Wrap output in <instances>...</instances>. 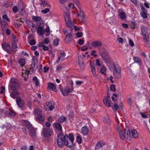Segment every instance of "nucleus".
Wrapping results in <instances>:
<instances>
[{"label": "nucleus", "instance_id": "1", "mask_svg": "<svg viewBox=\"0 0 150 150\" xmlns=\"http://www.w3.org/2000/svg\"><path fill=\"white\" fill-rule=\"evenodd\" d=\"M74 137L72 134L63 136L62 134L60 133L58 135L57 142L60 147H62L64 144L68 147H71L74 145Z\"/></svg>", "mask_w": 150, "mask_h": 150}, {"label": "nucleus", "instance_id": "2", "mask_svg": "<svg viewBox=\"0 0 150 150\" xmlns=\"http://www.w3.org/2000/svg\"><path fill=\"white\" fill-rule=\"evenodd\" d=\"M113 75L114 77L117 79H120L121 77V68L117 64H114Z\"/></svg>", "mask_w": 150, "mask_h": 150}, {"label": "nucleus", "instance_id": "3", "mask_svg": "<svg viewBox=\"0 0 150 150\" xmlns=\"http://www.w3.org/2000/svg\"><path fill=\"white\" fill-rule=\"evenodd\" d=\"M10 87L13 90H16L19 88V84L16 79H13L10 81Z\"/></svg>", "mask_w": 150, "mask_h": 150}, {"label": "nucleus", "instance_id": "4", "mask_svg": "<svg viewBox=\"0 0 150 150\" xmlns=\"http://www.w3.org/2000/svg\"><path fill=\"white\" fill-rule=\"evenodd\" d=\"M44 22L43 21H41L40 22L39 25H38L37 31L40 35H43L44 31Z\"/></svg>", "mask_w": 150, "mask_h": 150}, {"label": "nucleus", "instance_id": "5", "mask_svg": "<svg viewBox=\"0 0 150 150\" xmlns=\"http://www.w3.org/2000/svg\"><path fill=\"white\" fill-rule=\"evenodd\" d=\"M37 58L35 57H33L32 64L30 65L31 68H30V69L32 70V72H34L38 68L37 65Z\"/></svg>", "mask_w": 150, "mask_h": 150}, {"label": "nucleus", "instance_id": "6", "mask_svg": "<svg viewBox=\"0 0 150 150\" xmlns=\"http://www.w3.org/2000/svg\"><path fill=\"white\" fill-rule=\"evenodd\" d=\"M45 108L46 111L48 110V108L49 110L52 111L54 108V103L53 102H47L45 106Z\"/></svg>", "mask_w": 150, "mask_h": 150}, {"label": "nucleus", "instance_id": "7", "mask_svg": "<svg viewBox=\"0 0 150 150\" xmlns=\"http://www.w3.org/2000/svg\"><path fill=\"white\" fill-rule=\"evenodd\" d=\"M2 47L3 49L8 53L11 54V50H10V46L7 43L4 42L2 44Z\"/></svg>", "mask_w": 150, "mask_h": 150}, {"label": "nucleus", "instance_id": "8", "mask_svg": "<svg viewBox=\"0 0 150 150\" xmlns=\"http://www.w3.org/2000/svg\"><path fill=\"white\" fill-rule=\"evenodd\" d=\"M43 134L45 137H49L52 135V132L49 129L44 128L43 129Z\"/></svg>", "mask_w": 150, "mask_h": 150}, {"label": "nucleus", "instance_id": "9", "mask_svg": "<svg viewBox=\"0 0 150 150\" xmlns=\"http://www.w3.org/2000/svg\"><path fill=\"white\" fill-rule=\"evenodd\" d=\"M117 129L120 139L122 140H124L125 139V134H124L123 131L122 130V127H120L118 126L117 127Z\"/></svg>", "mask_w": 150, "mask_h": 150}, {"label": "nucleus", "instance_id": "10", "mask_svg": "<svg viewBox=\"0 0 150 150\" xmlns=\"http://www.w3.org/2000/svg\"><path fill=\"white\" fill-rule=\"evenodd\" d=\"M79 63L81 69L83 70L85 69V66L83 63V60L81 56L78 57Z\"/></svg>", "mask_w": 150, "mask_h": 150}, {"label": "nucleus", "instance_id": "11", "mask_svg": "<svg viewBox=\"0 0 150 150\" xmlns=\"http://www.w3.org/2000/svg\"><path fill=\"white\" fill-rule=\"evenodd\" d=\"M118 14L120 18L122 20H125L126 18V13L121 9H119Z\"/></svg>", "mask_w": 150, "mask_h": 150}, {"label": "nucleus", "instance_id": "12", "mask_svg": "<svg viewBox=\"0 0 150 150\" xmlns=\"http://www.w3.org/2000/svg\"><path fill=\"white\" fill-rule=\"evenodd\" d=\"M73 91V89H70L69 87H66L64 90L62 91V93L64 96H67L70 93H71Z\"/></svg>", "mask_w": 150, "mask_h": 150}, {"label": "nucleus", "instance_id": "13", "mask_svg": "<svg viewBox=\"0 0 150 150\" xmlns=\"http://www.w3.org/2000/svg\"><path fill=\"white\" fill-rule=\"evenodd\" d=\"M19 96V92L16 90H13V91L10 93V96L12 98L15 99L17 98Z\"/></svg>", "mask_w": 150, "mask_h": 150}, {"label": "nucleus", "instance_id": "14", "mask_svg": "<svg viewBox=\"0 0 150 150\" xmlns=\"http://www.w3.org/2000/svg\"><path fill=\"white\" fill-rule=\"evenodd\" d=\"M65 22L67 26L72 31L73 29V26L75 22V21H74L73 22H72L71 21L69 20V21H65Z\"/></svg>", "mask_w": 150, "mask_h": 150}, {"label": "nucleus", "instance_id": "15", "mask_svg": "<svg viewBox=\"0 0 150 150\" xmlns=\"http://www.w3.org/2000/svg\"><path fill=\"white\" fill-rule=\"evenodd\" d=\"M103 102L104 103L106 106L108 107H110L111 99L109 96L108 98H105L103 99Z\"/></svg>", "mask_w": 150, "mask_h": 150}, {"label": "nucleus", "instance_id": "16", "mask_svg": "<svg viewBox=\"0 0 150 150\" xmlns=\"http://www.w3.org/2000/svg\"><path fill=\"white\" fill-rule=\"evenodd\" d=\"M91 45L95 47H99L102 45V42L99 41H94L92 42Z\"/></svg>", "mask_w": 150, "mask_h": 150}, {"label": "nucleus", "instance_id": "17", "mask_svg": "<svg viewBox=\"0 0 150 150\" xmlns=\"http://www.w3.org/2000/svg\"><path fill=\"white\" fill-rule=\"evenodd\" d=\"M72 35L71 33H68L66 35L64 39L65 42L67 43H69L71 41Z\"/></svg>", "mask_w": 150, "mask_h": 150}, {"label": "nucleus", "instance_id": "18", "mask_svg": "<svg viewBox=\"0 0 150 150\" xmlns=\"http://www.w3.org/2000/svg\"><path fill=\"white\" fill-rule=\"evenodd\" d=\"M16 101L19 107H22L23 106L24 103L23 100L20 97H18L16 99Z\"/></svg>", "mask_w": 150, "mask_h": 150}, {"label": "nucleus", "instance_id": "19", "mask_svg": "<svg viewBox=\"0 0 150 150\" xmlns=\"http://www.w3.org/2000/svg\"><path fill=\"white\" fill-rule=\"evenodd\" d=\"M66 56V54L64 52L60 53L58 59H57L56 62L58 63L60 59L63 61L65 59L64 57Z\"/></svg>", "mask_w": 150, "mask_h": 150}, {"label": "nucleus", "instance_id": "20", "mask_svg": "<svg viewBox=\"0 0 150 150\" xmlns=\"http://www.w3.org/2000/svg\"><path fill=\"white\" fill-rule=\"evenodd\" d=\"M49 88L50 90H51L54 92H56L57 90L55 84L52 83H48Z\"/></svg>", "mask_w": 150, "mask_h": 150}, {"label": "nucleus", "instance_id": "21", "mask_svg": "<svg viewBox=\"0 0 150 150\" xmlns=\"http://www.w3.org/2000/svg\"><path fill=\"white\" fill-rule=\"evenodd\" d=\"M28 130L29 134L31 136L33 137L36 134V130L33 127L29 129Z\"/></svg>", "mask_w": 150, "mask_h": 150}, {"label": "nucleus", "instance_id": "22", "mask_svg": "<svg viewBox=\"0 0 150 150\" xmlns=\"http://www.w3.org/2000/svg\"><path fill=\"white\" fill-rule=\"evenodd\" d=\"M125 137L128 140L130 139L131 135L129 129L125 130Z\"/></svg>", "mask_w": 150, "mask_h": 150}, {"label": "nucleus", "instance_id": "23", "mask_svg": "<svg viewBox=\"0 0 150 150\" xmlns=\"http://www.w3.org/2000/svg\"><path fill=\"white\" fill-rule=\"evenodd\" d=\"M23 124L24 126H25L28 129L32 127V125L30 124L29 122L26 120H23Z\"/></svg>", "mask_w": 150, "mask_h": 150}, {"label": "nucleus", "instance_id": "24", "mask_svg": "<svg viewBox=\"0 0 150 150\" xmlns=\"http://www.w3.org/2000/svg\"><path fill=\"white\" fill-rule=\"evenodd\" d=\"M90 66L91 69L92 71L93 74V76H96V74L95 72V66L94 64L92 63L91 62L90 64Z\"/></svg>", "mask_w": 150, "mask_h": 150}, {"label": "nucleus", "instance_id": "25", "mask_svg": "<svg viewBox=\"0 0 150 150\" xmlns=\"http://www.w3.org/2000/svg\"><path fill=\"white\" fill-rule=\"evenodd\" d=\"M81 131L83 134L85 135H87L89 131L88 128L86 126H84L82 128Z\"/></svg>", "mask_w": 150, "mask_h": 150}, {"label": "nucleus", "instance_id": "26", "mask_svg": "<svg viewBox=\"0 0 150 150\" xmlns=\"http://www.w3.org/2000/svg\"><path fill=\"white\" fill-rule=\"evenodd\" d=\"M104 144L103 142H98L96 144L95 146V149L96 150H98L102 147Z\"/></svg>", "mask_w": 150, "mask_h": 150}, {"label": "nucleus", "instance_id": "27", "mask_svg": "<svg viewBox=\"0 0 150 150\" xmlns=\"http://www.w3.org/2000/svg\"><path fill=\"white\" fill-rule=\"evenodd\" d=\"M141 34L142 35L148 34L146 28L143 26H142L141 27Z\"/></svg>", "mask_w": 150, "mask_h": 150}, {"label": "nucleus", "instance_id": "28", "mask_svg": "<svg viewBox=\"0 0 150 150\" xmlns=\"http://www.w3.org/2000/svg\"><path fill=\"white\" fill-rule=\"evenodd\" d=\"M54 126L55 128L58 130L62 131V127L60 124L58 122H56L54 124Z\"/></svg>", "mask_w": 150, "mask_h": 150}, {"label": "nucleus", "instance_id": "29", "mask_svg": "<svg viewBox=\"0 0 150 150\" xmlns=\"http://www.w3.org/2000/svg\"><path fill=\"white\" fill-rule=\"evenodd\" d=\"M40 4L42 5L44 7H50V5L47 2H46L45 0H40Z\"/></svg>", "mask_w": 150, "mask_h": 150}, {"label": "nucleus", "instance_id": "30", "mask_svg": "<svg viewBox=\"0 0 150 150\" xmlns=\"http://www.w3.org/2000/svg\"><path fill=\"white\" fill-rule=\"evenodd\" d=\"M33 20L35 22L40 21V22L41 21H43L42 20V18L40 16H33L32 17Z\"/></svg>", "mask_w": 150, "mask_h": 150}, {"label": "nucleus", "instance_id": "31", "mask_svg": "<svg viewBox=\"0 0 150 150\" xmlns=\"http://www.w3.org/2000/svg\"><path fill=\"white\" fill-rule=\"evenodd\" d=\"M64 17L65 21L70 20L69 14L68 12H64Z\"/></svg>", "mask_w": 150, "mask_h": 150}, {"label": "nucleus", "instance_id": "32", "mask_svg": "<svg viewBox=\"0 0 150 150\" xmlns=\"http://www.w3.org/2000/svg\"><path fill=\"white\" fill-rule=\"evenodd\" d=\"M132 137L134 138H137L138 137V134L136 130L133 129L131 132Z\"/></svg>", "mask_w": 150, "mask_h": 150}, {"label": "nucleus", "instance_id": "33", "mask_svg": "<svg viewBox=\"0 0 150 150\" xmlns=\"http://www.w3.org/2000/svg\"><path fill=\"white\" fill-rule=\"evenodd\" d=\"M5 114L6 115L11 117H13L15 115L14 112L12 111H6L5 112Z\"/></svg>", "mask_w": 150, "mask_h": 150}, {"label": "nucleus", "instance_id": "34", "mask_svg": "<svg viewBox=\"0 0 150 150\" xmlns=\"http://www.w3.org/2000/svg\"><path fill=\"white\" fill-rule=\"evenodd\" d=\"M38 118L39 121L42 122L44 121L45 120L44 115L42 114L39 115Z\"/></svg>", "mask_w": 150, "mask_h": 150}, {"label": "nucleus", "instance_id": "35", "mask_svg": "<svg viewBox=\"0 0 150 150\" xmlns=\"http://www.w3.org/2000/svg\"><path fill=\"white\" fill-rule=\"evenodd\" d=\"M133 60L135 62L139 64H140L142 63L141 59L138 57H133Z\"/></svg>", "mask_w": 150, "mask_h": 150}, {"label": "nucleus", "instance_id": "36", "mask_svg": "<svg viewBox=\"0 0 150 150\" xmlns=\"http://www.w3.org/2000/svg\"><path fill=\"white\" fill-rule=\"evenodd\" d=\"M12 48L13 49H15L14 50V52L15 53V52L17 50L16 49L18 48L17 43L16 41H14L13 42Z\"/></svg>", "mask_w": 150, "mask_h": 150}, {"label": "nucleus", "instance_id": "37", "mask_svg": "<svg viewBox=\"0 0 150 150\" xmlns=\"http://www.w3.org/2000/svg\"><path fill=\"white\" fill-rule=\"evenodd\" d=\"M106 71V67L104 66H103L100 69V72L102 74H104L105 75V72Z\"/></svg>", "mask_w": 150, "mask_h": 150}, {"label": "nucleus", "instance_id": "38", "mask_svg": "<svg viewBox=\"0 0 150 150\" xmlns=\"http://www.w3.org/2000/svg\"><path fill=\"white\" fill-rule=\"evenodd\" d=\"M66 118L65 117L63 116H61L58 119V121L61 123H62L66 120Z\"/></svg>", "mask_w": 150, "mask_h": 150}, {"label": "nucleus", "instance_id": "39", "mask_svg": "<svg viewBox=\"0 0 150 150\" xmlns=\"http://www.w3.org/2000/svg\"><path fill=\"white\" fill-rule=\"evenodd\" d=\"M143 39L146 42H149V36L148 34H146L143 35Z\"/></svg>", "mask_w": 150, "mask_h": 150}, {"label": "nucleus", "instance_id": "40", "mask_svg": "<svg viewBox=\"0 0 150 150\" xmlns=\"http://www.w3.org/2000/svg\"><path fill=\"white\" fill-rule=\"evenodd\" d=\"M33 80L35 82V85L36 86H38L39 85V82L38 81V79L36 76L34 77L33 78Z\"/></svg>", "mask_w": 150, "mask_h": 150}, {"label": "nucleus", "instance_id": "41", "mask_svg": "<svg viewBox=\"0 0 150 150\" xmlns=\"http://www.w3.org/2000/svg\"><path fill=\"white\" fill-rule=\"evenodd\" d=\"M22 66H23L25 64V60L24 59L22 58L18 62Z\"/></svg>", "mask_w": 150, "mask_h": 150}, {"label": "nucleus", "instance_id": "42", "mask_svg": "<svg viewBox=\"0 0 150 150\" xmlns=\"http://www.w3.org/2000/svg\"><path fill=\"white\" fill-rule=\"evenodd\" d=\"M146 12H142L140 13V15L141 16L144 18H146L147 17V15L146 14Z\"/></svg>", "mask_w": 150, "mask_h": 150}, {"label": "nucleus", "instance_id": "43", "mask_svg": "<svg viewBox=\"0 0 150 150\" xmlns=\"http://www.w3.org/2000/svg\"><path fill=\"white\" fill-rule=\"evenodd\" d=\"M50 10V9L49 8H47L42 10L41 11V12L43 14H45L49 12Z\"/></svg>", "mask_w": 150, "mask_h": 150}, {"label": "nucleus", "instance_id": "44", "mask_svg": "<svg viewBox=\"0 0 150 150\" xmlns=\"http://www.w3.org/2000/svg\"><path fill=\"white\" fill-rule=\"evenodd\" d=\"M115 87V86L114 84H112L110 87V88L111 90L113 92H115L116 90Z\"/></svg>", "mask_w": 150, "mask_h": 150}, {"label": "nucleus", "instance_id": "45", "mask_svg": "<svg viewBox=\"0 0 150 150\" xmlns=\"http://www.w3.org/2000/svg\"><path fill=\"white\" fill-rule=\"evenodd\" d=\"M59 40L58 38H56L53 41V45L55 46H57L59 44Z\"/></svg>", "mask_w": 150, "mask_h": 150}, {"label": "nucleus", "instance_id": "46", "mask_svg": "<svg viewBox=\"0 0 150 150\" xmlns=\"http://www.w3.org/2000/svg\"><path fill=\"white\" fill-rule=\"evenodd\" d=\"M41 112H42V111L40 110L39 109H38L35 110L34 111V112L35 114H37L38 115H39L42 114L41 113Z\"/></svg>", "mask_w": 150, "mask_h": 150}, {"label": "nucleus", "instance_id": "47", "mask_svg": "<svg viewBox=\"0 0 150 150\" xmlns=\"http://www.w3.org/2000/svg\"><path fill=\"white\" fill-rule=\"evenodd\" d=\"M103 120L104 122L107 124H108L110 122V120L109 118L108 117H105L104 118Z\"/></svg>", "mask_w": 150, "mask_h": 150}, {"label": "nucleus", "instance_id": "48", "mask_svg": "<svg viewBox=\"0 0 150 150\" xmlns=\"http://www.w3.org/2000/svg\"><path fill=\"white\" fill-rule=\"evenodd\" d=\"M84 42V40L83 39H79L78 40L77 43L80 45H83Z\"/></svg>", "mask_w": 150, "mask_h": 150}, {"label": "nucleus", "instance_id": "49", "mask_svg": "<svg viewBox=\"0 0 150 150\" xmlns=\"http://www.w3.org/2000/svg\"><path fill=\"white\" fill-rule=\"evenodd\" d=\"M82 140L81 137L80 136H78L77 137V142L79 143L80 144L81 143Z\"/></svg>", "mask_w": 150, "mask_h": 150}, {"label": "nucleus", "instance_id": "50", "mask_svg": "<svg viewBox=\"0 0 150 150\" xmlns=\"http://www.w3.org/2000/svg\"><path fill=\"white\" fill-rule=\"evenodd\" d=\"M76 36L78 38L81 37L83 36V33L81 32H78L76 33Z\"/></svg>", "mask_w": 150, "mask_h": 150}, {"label": "nucleus", "instance_id": "51", "mask_svg": "<svg viewBox=\"0 0 150 150\" xmlns=\"http://www.w3.org/2000/svg\"><path fill=\"white\" fill-rule=\"evenodd\" d=\"M28 22L29 23L28 24V26L31 27L32 28H33L35 27V25L33 22L30 21H28Z\"/></svg>", "mask_w": 150, "mask_h": 150}, {"label": "nucleus", "instance_id": "52", "mask_svg": "<svg viewBox=\"0 0 150 150\" xmlns=\"http://www.w3.org/2000/svg\"><path fill=\"white\" fill-rule=\"evenodd\" d=\"M43 42L44 44H46L47 45L49 42V39L47 38H45L44 40L43 41Z\"/></svg>", "mask_w": 150, "mask_h": 150}, {"label": "nucleus", "instance_id": "53", "mask_svg": "<svg viewBox=\"0 0 150 150\" xmlns=\"http://www.w3.org/2000/svg\"><path fill=\"white\" fill-rule=\"evenodd\" d=\"M12 10L13 11L16 13L18 11V8L17 6H14L12 8Z\"/></svg>", "mask_w": 150, "mask_h": 150}, {"label": "nucleus", "instance_id": "54", "mask_svg": "<svg viewBox=\"0 0 150 150\" xmlns=\"http://www.w3.org/2000/svg\"><path fill=\"white\" fill-rule=\"evenodd\" d=\"M2 17L3 19H6L8 21H10L9 19L8 18L6 15H4L2 16Z\"/></svg>", "mask_w": 150, "mask_h": 150}, {"label": "nucleus", "instance_id": "55", "mask_svg": "<svg viewBox=\"0 0 150 150\" xmlns=\"http://www.w3.org/2000/svg\"><path fill=\"white\" fill-rule=\"evenodd\" d=\"M106 2L108 5L110 6L111 5L112 3V0H107Z\"/></svg>", "mask_w": 150, "mask_h": 150}, {"label": "nucleus", "instance_id": "56", "mask_svg": "<svg viewBox=\"0 0 150 150\" xmlns=\"http://www.w3.org/2000/svg\"><path fill=\"white\" fill-rule=\"evenodd\" d=\"M117 40L119 43H122L124 42L123 39L121 38H119L117 39Z\"/></svg>", "mask_w": 150, "mask_h": 150}, {"label": "nucleus", "instance_id": "57", "mask_svg": "<svg viewBox=\"0 0 150 150\" xmlns=\"http://www.w3.org/2000/svg\"><path fill=\"white\" fill-rule=\"evenodd\" d=\"M113 108L115 110H117L119 109V106L117 104L115 103L113 105Z\"/></svg>", "mask_w": 150, "mask_h": 150}, {"label": "nucleus", "instance_id": "58", "mask_svg": "<svg viewBox=\"0 0 150 150\" xmlns=\"http://www.w3.org/2000/svg\"><path fill=\"white\" fill-rule=\"evenodd\" d=\"M1 91H0V93H3L5 90V88L4 86H2L1 87Z\"/></svg>", "mask_w": 150, "mask_h": 150}, {"label": "nucleus", "instance_id": "59", "mask_svg": "<svg viewBox=\"0 0 150 150\" xmlns=\"http://www.w3.org/2000/svg\"><path fill=\"white\" fill-rule=\"evenodd\" d=\"M50 29L49 27L47 25L46 28L44 30V32H46V33H48L50 31Z\"/></svg>", "mask_w": 150, "mask_h": 150}, {"label": "nucleus", "instance_id": "60", "mask_svg": "<svg viewBox=\"0 0 150 150\" xmlns=\"http://www.w3.org/2000/svg\"><path fill=\"white\" fill-rule=\"evenodd\" d=\"M36 42L34 40H32L30 42V44L31 45H33L35 44Z\"/></svg>", "mask_w": 150, "mask_h": 150}, {"label": "nucleus", "instance_id": "61", "mask_svg": "<svg viewBox=\"0 0 150 150\" xmlns=\"http://www.w3.org/2000/svg\"><path fill=\"white\" fill-rule=\"evenodd\" d=\"M127 103L130 106H131L132 105V100L130 98H129Z\"/></svg>", "mask_w": 150, "mask_h": 150}, {"label": "nucleus", "instance_id": "62", "mask_svg": "<svg viewBox=\"0 0 150 150\" xmlns=\"http://www.w3.org/2000/svg\"><path fill=\"white\" fill-rule=\"evenodd\" d=\"M88 49V48L87 47L84 46L81 48V50L82 51H85L86 50Z\"/></svg>", "mask_w": 150, "mask_h": 150}, {"label": "nucleus", "instance_id": "63", "mask_svg": "<svg viewBox=\"0 0 150 150\" xmlns=\"http://www.w3.org/2000/svg\"><path fill=\"white\" fill-rule=\"evenodd\" d=\"M68 0H60L59 2L61 4H64L67 2Z\"/></svg>", "mask_w": 150, "mask_h": 150}, {"label": "nucleus", "instance_id": "64", "mask_svg": "<svg viewBox=\"0 0 150 150\" xmlns=\"http://www.w3.org/2000/svg\"><path fill=\"white\" fill-rule=\"evenodd\" d=\"M129 45L132 46L133 47L134 46V44L132 40L130 39L129 40Z\"/></svg>", "mask_w": 150, "mask_h": 150}]
</instances>
